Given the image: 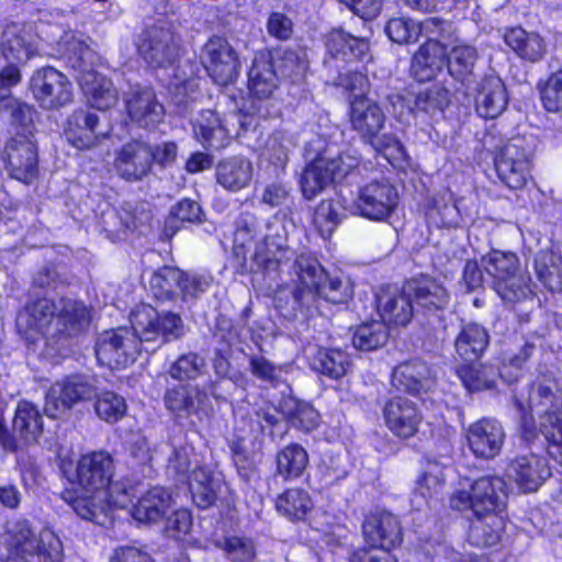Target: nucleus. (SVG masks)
Returning a JSON list of instances; mask_svg holds the SVG:
<instances>
[{
  "mask_svg": "<svg viewBox=\"0 0 562 562\" xmlns=\"http://www.w3.org/2000/svg\"><path fill=\"white\" fill-rule=\"evenodd\" d=\"M239 60L234 48L223 38H213V82L228 86L239 76Z\"/></svg>",
  "mask_w": 562,
  "mask_h": 562,
  "instance_id": "nucleus-33",
  "label": "nucleus"
},
{
  "mask_svg": "<svg viewBox=\"0 0 562 562\" xmlns=\"http://www.w3.org/2000/svg\"><path fill=\"white\" fill-rule=\"evenodd\" d=\"M293 257L281 237H268L255 255L256 263L268 274L279 272Z\"/></svg>",
  "mask_w": 562,
  "mask_h": 562,
  "instance_id": "nucleus-40",
  "label": "nucleus"
},
{
  "mask_svg": "<svg viewBox=\"0 0 562 562\" xmlns=\"http://www.w3.org/2000/svg\"><path fill=\"white\" fill-rule=\"evenodd\" d=\"M188 488L199 508L211 507V471L204 468L194 469L188 476Z\"/></svg>",
  "mask_w": 562,
  "mask_h": 562,
  "instance_id": "nucleus-58",
  "label": "nucleus"
},
{
  "mask_svg": "<svg viewBox=\"0 0 562 562\" xmlns=\"http://www.w3.org/2000/svg\"><path fill=\"white\" fill-rule=\"evenodd\" d=\"M91 323V310L85 302L38 293L27 294L15 315L16 334L26 348L52 360L66 358Z\"/></svg>",
  "mask_w": 562,
  "mask_h": 562,
  "instance_id": "nucleus-1",
  "label": "nucleus"
},
{
  "mask_svg": "<svg viewBox=\"0 0 562 562\" xmlns=\"http://www.w3.org/2000/svg\"><path fill=\"white\" fill-rule=\"evenodd\" d=\"M217 547L232 562H251L256 557V544L249 537L229 536L218 542Z\"/></svg>",
  "mask_w": 562,
  "mask_h": 562,
  "instance_id": "nucleus-57",
  "label": "nucleus"
},
{
  "mask_svg": "<svg viewBox=\"0 0 562 562\" xmlns=\"http://www.w3.org/2000/svg\"><path fill=\"white\" fill-rule=\"evenodd\" d=\"M376 308L384 325H406L413 317V302L406 288L398 291L395 288H382L376 294Z\"/></svg>",
  "mask_w": 562,
  "mask_h": 562,
  "instance_id": "nucleus-28",
  "label": "nucleus"
},
{
  "mask_svg": "<svg viewBox=\"0 0 562 562\" xmlns=\"http://www.w3.org/2000/svg\"><path fill=\"white\" fill-rule=\"evenodd\" d=\"M429 370L424 362L411 361L396 367L392 383L397 390L418 394L430 386Z\"/></svg>",
  "mask_w": 562,
  "mask_h": 562,
  "instance_id": "nucleus-38",
  "label": "nucleus"
},
{
  "mask_svg": "<svg viewBox=\"0 0 562 562\" xmlns=\"http://www.w3.org/2000/svg\"><path fill=\"white\" fill-rule=\"evenodd\" d=\"M203 215L200 204L191 199L179 200L165 220L164 233L173 236L184 223H199Z\"/></svg>",
  "mask_w": 562,
  "mask_h": 562,
  "instance_id": "nucleus-48",
  "label": "nucleus"
},
{
  "mask_svg": "<svg viewBox=\"0 0 562 562\" xmlns=\"http://www.w3.org/2000/svg\"><path fill=\"white\" fill-rule=\"evenodd\" d=\"M407 294L412 302L427 311H437L446 307L449 301V294L446 288L437 280L423 277L408 282L406 285Z\"/></svg>",
  "mask_w": 562,
  "mask_h": 562,
  "instance_id": "nucleus-32",
  "label": "nucleus"
},
{
  "mask_svg": "<svg viewBox=\"0 0 562 562\" xmlns=\"http://www.w3.org/2000/svg\"><path fill=\"white\" fill-rule=\"evenodd\" d=\"M508 94L502 79L496 76L483 78L476 89L475 108L485 119H495L506 109Z\"/></svg>",
  "mask_w": 562,
  "mask_h": 562,
  "instance_id": "nucleus-29",
  "label": "nucleus"
},
{
  "mask_svg": "<svg viewBox=\"0 0 562 562\" xmlns=\"http://www.w3.org/2000/svg\"><path fill=\"white\" fill-rule=\"evenodd\" d=\"M149 286L157 300H172L177 295L183 299L195 297L205 292L206 281L200 277L189 276L179 268L164 266L156 270L149 279Z\"/></svg>",
  "mask_w": 562,
  "mask_h": 562,
  "instance_id": "nucleus-15",
  "label": "nucleus"
},
{
  "mask_svg": "<svg viewBox=\"0 0 562 562\" xmlns=\"http://www.w3.org/2000/svg\"><path fill=\"white\" fill-rule=\"evenodd\" d=\"M389 338L384 323L372 322L360 325L352 336V344L356 349L362 351L374 350L382 347Z\"/></svg>",
  "mask_w": 562,
  "mask_h": 562,
  "instance_id": "nucleus-52",
  "label": "nucleus"
},
{
  "mask_svg": "<svg viewBox=\"0 0 562 562\" xmlns=\"http://www.w3.org/2000/svg\"><path fill=\"white\" fill-rule=\"evenodd\" d=\"M127 116L143 128H156L165 116V106L151 87H137L125 99Z\"/></svg>",
  "mask_w": 562,
  "mask_h": 562,
  "instance_id": "nucleus-21",
  "label": "nucleus"
},
{
  "mask_svg": "<svg viewBox=\"0 0 562 562\" xmlns=\"http://www.w3.org/2000/svg\"><path fill=\"white\" fill-rule=\"evenodd\" d=\"M305 352L313 370L333 379L345 375L351 364L349 356L340 349L319 348L314 352V348L308 347Z\"/></svg>",
  "mask_w": 562,
  "mask_h": 562,
  "instance_id": "nucleus-35",
  "label": "nucleus"
},
{
  "mask_svg": "<svg viewBox=\"0 0 562 562\" xmlns=\"http://www.w3.org/2000/svg\"><path fill=\"white\" fill-rule=\"evenodd\" d=\"M467 440L475 457L486 460L493 459L502 450L505 431L498 420L485 417L469 426Z\"/></svg>",
  "mask_w": 562,
  "mask_h": 562,
  "instance_id": "nucleus-22",
  "label": "nucleus"
},
{
  "mask_svg": "<svg viewBox=\"0 0 562 562\" xmlns=\"http://www.w3.org/2000/svg\"><path fill=\"white\" fill-rule=\"evenodd\" d=\"M9 554L24 562H61L60 539L50 530L36 535L26 521H19L10 533Z\"/></svg>",
  "mask_w": 562,
  "mask_h": 562,
  "instance_id": "nucleus-7",
  "label": "nucleus"
},
{
  "mask_svg": "<svg viewBox=\"0 0 562 562\" xmlns=\"http://www.w3.org/2000/svg\"><path fill=\"white\" fill-rule=\"evenodd\" d=\"M11 427L20 447L38 445L44 434L43 413L35 403L22 398L16 403Z\"/></svg>",
  "mask_w": 562,
  "mask_h": 562,
  "instance_id": "nucleus-26",
  "label": "nucleus"
},
{
  "mask_svg": "<svg viewBox=\"0 0 562 562\" xmlns=\"http://www.w3.org/2000/svg\"><path fill=\"white\" fill-rule=\"evenodd\" d=\"M0 111L10 114V123L16 130V136L30 137L33 135L37 116V111L33 105L11 94H5L0 102Z\"/></svg>",
  "mask_w": 562,
  "mask_h": 562,
  "instance_id": "nucleus-39",
  "label": "nucleus"
},
{
  "mask_svg": "<svg viewBox=\"0 0 562 562\" xmlns=\"http://www.w3.org/2000/svg\"><path fill=\"white\" fill-rule=\"evenodd\" d=\"M131 515L139 522H157L165 515L171 499L170 494L162 487L154 486L142 494L133 503L134 488L131 492ZM130 503L127 504V506Z\"/></svg>",
  "mask_w": 562,
  "mask_h": 562,
  "instance_id": "nucleus-31",
  "label": "nucleus"
},
{
  "mask_svg": "<svg viewBox=\"0 0 562 562\" xmlns=\"http://www.w3.org/2000/svg\"><path fill=\"white\" fill-rule=\"evenodd\" d=\"M450 103V92L445 87L434 85L416 95L415 112L417 116L439 119Z\"/></svg>",
  "mask_w": 562,
  "mask_h": 562,
  "instance_id": "nucleus-45",
  "label": "nucleus"
},
{
  "mask_svg": "<svg viewBox=\"0 0 562 562\" xmlns=\"http://www.w3.org/2000/svg\"><path fill=\"white\" fill-rule=\"evenodd\" d=\"M295 284L294 299L310 312L319 308V301L344 304L352 295L351 286L338 277H330L316 258L302 254L291 266Z\"/></svg>",
  "mask_w": 562,
  "mask_h": 562,
  "instance_id": "nucleus-4",
  "label": "nucleus"
},
{
  "mask_svg": "<svg viewBox=\"0 0 562 562\" xmlns=\"http://www.w3.org/2000/svg\"><path fill=\"white\" fill-rule=\"evenodd\" d=\"M382 415L386 428L400 439L414 437L423 420L416 402L407 396H393L383 406Z\"/></svg>",
  "mask_w": 562,
  "mask_h": 562,
  "instance_id": "nucleus-18",
  "label": "nucleus"
},
{
  "mask_svg": "<svg viewBox=\"0 0 562 562\" xmlns=\"http://www.w3.org/2000/svg\"><path fill=\"white\" fill-rule=\"evenodd\" d=\"M400 201L396 188L386 180H374L362 186L350 212L371 221H386L397 209Z\"/></svg>",
  "mask_w": 562,
  "mask_h": 562,
  "instance_id": "nucleus-13",
  "label": "nucleus"
},
{
  "mask_svg": "<svg viewBox=\"0 0 562 562\" xmlns=\"http://www.w3.org/2000/svg\"><path fill=\"white\" fill-rule=\"evenodd\" d=\"M492 286L503 301L517 303L533 296L535 291L529 274L520 267L514 252L493 250L482 258Z\"/></svg>",
  "mask_w": 562,
  "mask_h": 562,
  "instance_id": "nucleus-6",
  "label": "nucleus"
},
{
  "mask_svg": "<svg viewBox=\"0 0 562 562\" xmlns=\"http://www.w3.org/2000/svg\"><path fill=\"white\" fill-rule=\"evenodd\" d=\"M166 409L175 419H187L192 415L200 418L201 413H206L210 395L205 385L177 384L168 387L164 394Z\"/></svg>",
  "mask_w": 562,
  "mask_h": 562,
  "instance_id": "nucleus-19",
  "label": "nucleus"
},
{
  "mask_svg": "<svg viewBox=\"0 0 562 562\" xmlns=\"http://www.w3.org/2000/svg\"><path fill=\"white\" fill-rule=\"evenodd\" d=\"M363 536L373 550L389 552L402 542V527L396 516L387 512L371 513L362 526Z\"/></svg>",
  "mask_w": 562,
  "mask_h": 562,
  "instance_id": "nucleus-23",
  "label": "nucleus"
},
{
  "mask_svg": "<svg viewBox=\"0 0 562 562\" xmlns=\"http://www.w3.org/2000/svg\"><path fill=\"white\" fill-rule=\"evenodd\" d=\"M110 562H155L150 554L134 546H120L113 550Z\"/></svg>",
  "mask_w": 562,
  "mask_h": 562,
  "instance_id": "nucleus-64",
  "label": "nucleus"
},
{
  "mask_svg": "<svg viewBox=\"0 0 562 562\" xmlns=\"http://www.w3.org/2000/svg\"><path fill=\"white\" fill-rule=\"evenodd\" d=\"M131 325L143 341L169 342L181 336L182 319L179 314L159 312L153 305L140 303L131 313Z\"/></svg>",
  "mask_w": 562,
  "mask_h": 562,
  "instance_id": "nucleus-10",
  "label": "nucleus"
},
{
  "mask_svg": "<svg viewBox=\"0 0 562 562\" xmlns=\"http://www.w3.org/2000/svg\"><path fill=\"white\" fill-rule=\"evenodd\" d=\"M390 40L398 44L416 42L420 36L418 22L407 18L391 19L385 25Z\"/></svg>",
  "mask_w": 562,
  "mask_h": 562,
  "instance_id": "nucleus-59",
  "label": "nucleus"
},
{
  "mask_svg": "<svg viewBox=\"0 0 562 562\" xmlns=\"http://www.w3.org/2000/svg\"><path fill=\"white\" fill-rule=\"evenodd\" d=\"M506 474L520 491L529 493L537 491L550 477L551 471L544 457L530 453L512 460Z\"/></svg>",
  "mask_w": 562,
  "mask_h": 562,
  "instance_id": "nucleus-24",
  "label": "nucleus"
},
{
  "mask_svg": "<svg viewBox=\"0 0 562 562\" xmlns=\"http://www.w3.org/2000/svg\"><path fill=\"white\" fill-rule=\"evenodd\" d=\"M2 159L9 175L23 183H31L38 177L37 147L30 137H11L4 146Z\"/></svg>",
  "mask_w": 562,
  "mask_h": 562,
  "instance_id": "nucleus-17",
  "label": "nucleus"
},
{
  "mask_svg": "<svg viewBox=\"0 0 562 562\" xmlns=\"http://www.w3.org/2000/svg\"><path fill=\"white\" fill-rule=\"evenodd\" d=\"M79 85L87 103L93 109L106 111L119 102V91L113 81L95 70L85 71Z\"/></svg>",
  "mask_w": 562,
  "mask_h": 562,
  "instance_id": "nucleus-27",
  "label": "nucleus"
},
{
  "mask_svg": "<svg viewBox=\"0 0 562 562\" xmlns=\"http://www.w3.org/2000/svg\"><path fill=\"white\" fill-rule=\"evenodd\" d=\"M64 135L72 147L85 150L100 145L109 137V132L100 130L98 114L78 108L67 117Z\"/></svg>",
  "mask_w": 562,
  "mask_h": 562,
  "instance_id": "nucleus-20",
  "label": "nucleus"
},
{
  "mask_svg": "<svg viewBox=\"0 0 562 562\" xmlns=\"http://www.w3.org/2000/svg\"><path fill=\"white\" fill-rule=\"evenodd\" d=\"M327 50L334 57L342 59H363L369 53V42L364 37H356L341 29L331 30L325 37Z\"/></svg>",
  "mask_w": 562,
  "mask_h": 562,
  "instance_id": "nucleus-36",
  "label": "nucleus"
},
{
  "mask_svg": "<svg viewBox=\"0 0 562 562\" xmlns=\"http://www.w3.org/2000/svg\"><path fill=\"white\" fill-rule=\"evenodd\" d=\"M506 44L521 58L540 60L546 53V43L537 33H528L521 27L510 29L505 34Z\"/></svg>",
  "mask_w": 562,
  "mask_h": 562,
  "instance_id": "nucleus-41",
  "label": "nucleus"
},
{
  "mask_svg": "<svg viewBox=\"0 0 562 562\" xmlns=\"http://www.w3.org/2000/svg\"><path fill=\"white\" fill-rule=\"evenodd\" d=\"M443 477L441 471L435 467L432 470L425 472L417 481L412 499L413 505L417 509H422L428 505L429 499L438 494Z\"/></svg>",
  "mask_w": 562,
  "mask_h": 562,
  "instance_id": "nucleus-56",
  "label": "nucleus"
},
{
  "mask_svg": "<svg viewBox=\"0 0 562 562\" xmlns=\"http://www.w3.org/2000/svg\"><path fill=\"white\" fill-rule=\"evenodd\" d=\"M446 66V48L437 40H428L414 54L411 64L412 76L420 81H430Z\"/></svg>",
  "mask_w": 562,
  "mask_h": 562,
  "instance_id": "nucleus-30",
  "label": "nucleus"
},
{
  "mask_svg": "<svg viewBox=\"0 0 562 562\" xmlns=\"http://www.w3.org/2000/svg\"><path fill=\"white\" fill-rule=\"evenodd\" d=\"M292 145L291 137L285 133L278 132L268 138L261 156L274 166L283 167L288 161L289 150Z\"/></svg>",
  "mask_w": 562,
  "mask_h": 562,
  "instance_id": "nucleus-60",
  "label": "nucleus"
},
{
  "mask_svg": "<svg viewBox=\"0 0 562 562\" xmlns=\"http://www.w3.org/2000/svg\"><path fill=\"white\" fill-rule=\"evenodd\" d=\"M322 144L323 140L317 138L306 148L308 154H315L301 178L302 192L306 199H313L331 182L344 179L359 164L357 157L348 154L333 158L331 148L328 145L323 147Z\"/></svg>",
  "mask_w": 562,
  "mask_h": 562,
  "instance_id": "nucleus-5",
  "label": "nucleus"
},
{
  "mask_svg": "<svg viewBox=\"0 0 562 562\" xmlns=\"http://www.w3.org/2000/svg\"><path fill=\"white\" fill-rule=\"evenodd\" d=\"M542 106L552 113L562 112V68L537 85Z\"/></svg>",
  "mask_w": 562,
  "mask_h": 562,
  "instance_id": "nucleus-54",
  "label": "nucleus"
},
{
  "mask_svg": "<svg viewBox=\"0 0 562 562\" xmlns=\"http://www.w3.org/2000/svg\"><path fill=\"white\" fill-rule=\"evenodd\" d=\"M535 270L537 277L550 291L562 289L561 258L552 252L541 251L535 258Z\"/></svg>",
  "mask_w": 562,
  "mask_h": 562,
  "instance_id": "nucleus-51",
  "label": "nucleus"
},
{
  "mask_svg": "<svg viewBox=\"0 0 562 562\" xmlns=\"http://www.w3.org/2000/svg\"><path fill=\"white\" fill-rule=\"evenodd\" d=\"M552 383L547 381L535 382L528 397H516V405L520 412L521 434L526 441L537 437L533 414L539 416V430L549 443V454L562 462V408L560 398L553 392Z\"/></svg>",
  "mask_w": 562,
  "mask_h": 562,
  "instance_id": "nucleus-3",
  "label": "nucleus"
},
{
  "mask_svg": "<svg viewBox=\"0 0 562 562\" xmlns=\"http://www.w3.org/2000/svg\"><path fill=\"white\" fill-rule=\"evenodd\" d=\"M349 119L352 128L368 140L380 133L386 117L375 100L355 94L350 101Z\"/></svg>",
  "mask_w": 562,
  "mask_h": 562,
  "instance_id": "nucleus-25",
  "label": "nucleus"
},
{
  "mask_svg": "<svg viewBox=\"0 0 562 562\" xmlns=\"http://www.w3.org/2000/svg\"><path fill=\"white\" fill-rule=\"evenodd\" d=\"M450 504L460 512L471 510L477 518L499 514L506 504L505 482L499 476H482L468 490L453 493Z\"/></svg>",
  "mask_w": 562,
  "mask_h": 562,
  "instance_id": "nucleus-8",
  "label": "nucleus"
},
{
  "mask_svg": "<svg viewBox=\"0 0 562 562\" xmlns=\"http://www.w3.org/2000/svg\"><path fill=\"white\" fill-rule=\"evenodd\" d=\"M278 78L273 70L271 56L266 52L255 54L248 72V88L257 98H268L277 88Z\"/></svg>",
  "mask_w": 562,
  "mask_h": 562,
  "instance_id": "nucleus-34",
  "label": "nucleus"
},
{
  "mask_svg": "<svg viewBox=\"0 0 562 562\" xmlns=\"http://www.w3.org/2000/svg\"><path fill=\"white\" fill-rule=\"evenodd\" d=\"M339 206L331 200L322 201L315 210L314 224L323 237L329 236L339 224Z\"/></svg>",
  "mask_w": 562,
  "mask_h": 562,
  "instance_id": "nucleus-61",
  "label": "nucleus"
},
{
  "mask_svg": "<svg viewBox=\"0 0 562 562\" xmlns=\"http://www.w3.org/2000/svg\"><path fill=\"white\" fill-rule=\"evenodd\" d=\"M458 375L471 392L494 387L497 378L495 370L484 364L463 366L458 370Z\"/></svg>",
  "mask_w": 562,
  "mask_h": 562,
  "instance_id": "nucleus-53",
  "label": "nucleus"
},
{
  "mask_svg": "<svg viewBox=\"0 0 562 562\" xmlns=\"http://www.w3.org/2000/svg\"><path fill=\"white\" fill-rule=\"evenodd\" d=\"M2 56L8 61L25 64L32 56V45L21 32L7 30L1 46Z\"/></svg>",
  "mask_w": 562,
  "mask_h": 562,
  "instance_id": "nucleus-55",
  "label": "nucleus"
},
{
  "mask_svg": "<svg viewBox=\"0 0 562 562\" xmlns=\"http://www.w3.org/2000/svg\"><path fill=\"white\" fill-rule=\"evenodd\" d=\"M276 508L290 520H302L314 508V502L306 490L293 487L277 497Z\"/></svg>",
  "mask_w": 562,
  "mask_h": 562,
  "instance_id": "nucleus-42",
  "label": "nucleus"
},
{
  "mask_svg": "<svg viewBox=\"0 0 562 562\" xmlns=\"http://www.w3.org/2000/svg\"><path fill=\"white\" fill-rule=\"evenodd\" d=\"M488 341V333L483 326L476 323H469L458 334L454 346L462 359L472 361L483 355Z\"/></svg>",
  "mask_w": 562,
  "mask_h": 562,
  "instance_id": "nucleus-37",
  "label": "nucleus"
},
{
  "mask_svg": "<svg viewBox=\"0 0 562 562\" xmlns=\"http://www.w3.org/2000/svg\"><path fill=\"white\" fill-rule=\"evenodd\" d=\"M201 366L198 355H182L171 364L169 374L178 381L193 380L200 374Z\"/></svg>",
  "mask_w": 562,
  "mask_h": 562,
  "instance_id": "nucleus-62",
  "label": "nucleus"
},
{
  "mask_svg": "<svg viewBox=\"0 0 562 562\" xmlns=\"http://www.w3.org/2000/svg\"><path fill=\"white\" fill-rule=\"evenodd\" d=\"M276 463L280 476L294 480L304 473L308 464V453L301 445L291 443L277 453Z\"/></svg>",
  "mask_w": 562,
  "mask_h": 562,
  "instance_id": "nucleus-44",
  "label": "nucleus"
},
{
  "mask_svg": "<svg viewBox=\"0 0 562 562\" xmlns=\"http://www.w3.org/2000/svg\"><path fill=\"white\" fill-rule=\"evenodd\" d=\"M474 522L469 531V540L476 547H492L498 543L504 530V519L498 514L487 515Z\"/></svg>",
  "mask_w": 562,
  "mask_h": 562,
  "instance_id": "nucleus-49",
  "label": "nucleus"
},
{
  "mask_svg": "<svg viewBox=\"0 0 562 562\" xmlns=\"http://www.w3.org/2000/svg\"><path fill=\"white\" fill-rule=\"evenodd\" d=\"M251 175L250 161L237 157L220 162L216 171L217 182L232 191L245 188L250 182Z\"/></svg>",
  "mask_w": 562,
  "mask_h": 562,
  "instance_id": "nucleus-43",
  "label": "nucleus"
},
{
  "mask_svg": "<svg viewBox=\"0 0 562 562\" xmlns=\"http://www.w3.org/2000/svg\"><path fill=\"white\" fill-rule=\"evenodd\" d=\"M114 457L105 449L90 450L79 454L75 470L68 476L71 487L60 493V498L82 519L97 518V499H103L114 508H126L131 503L133 485L126 477L114 480Z\"/></svg>",
  "mask_w": 562,
  "mask_h": 562,
  "instance_id": "nucleus-2",
  "label": "nucleus"
},
{
  "mask_svg": "<svg viewBox=\"0 0 562 562\" xmlns=\"http://www.w3.org/2000/svg\"><path fill=\"white\" fill-rule=\"evenodd\" d=\"M95 387L80 374H69L56 380L47 390L44 414L50 419H60L79 403L92 398Z\"/></svg>",
  "mask_w": 562,
  "mask_h": 562,
  "instance_id": "nucleus-11",
  "label": "nucleus"
},
{
  "mask_svg": "<svg viewBox=\"0 0 562 562\" xmlns=\"http://www.w3.org/2000/svg\"><path fill=\"white\" fill-rule=\"evenodd\" d=\"M140 351V339L133 328L127 327L103 330L94 344L98 362L110 369L127 368L136 361Z\"/></svg>",
  "mask_w": 562,
  "mask_h": 562,
  "instance_id": "nucleus-9",
  "label": "nucleus"
},
{
  "mask_svg": "<svg viewBox=\"0 0 562 562\" xmlns=\"http://www.w3.org/2000/svg\"><path fill=\"white\" fill-rule=\"evenodd\" d=\"M94 412L95 415L108 424H115L121 420L127 413V404L125 398L111 390H102L94 392Z\"/></svg>",
  "mask_w": 562,
  "mask_h": 562,
  "instance_id": "nucleus-47",
  "label": "nucleus"
},
{
  "mask_svg": "<svg viewBox=\"0 0 562 562\" xmlns=\"http://www.w3.org/2000/svg\"><path fill=\"white\" fill-rule=\"evenodd\" d=\"M192 527V515L189 509L179 508L173 510L167 518L166 530L171 532L173 538L187 535Z\"/></svg>",
  "mask_w": 562,
  "mask_h": 562,
  "instance_id": "nucleus-63",
  "label": "nucleus"
},
{
  "mask_svg": "<svg viewBox=\"0 0 562 562\" xmlns=\"http://www.w3.org/2000/svg\"><path fill=\"white\" fill-rule=\"evenodd\" d=\"M29 90L44 110H59L74 100L72 83L61 71L44 66L33 71Z\"/></svg>",
  "mask_w": 562,
  "mask_h": 562,
  "instance_id": "nucleus-12",
  "label": "nucleus"
},
{
  "mask_svg": "<svg viewBox=\"0 0 562 562\" xmlns=\"http://www.w3.org/2000/svg\"><path fill=\"white\" fill-rule=\"evenodd\" d=\"M280 409L294 427L311 431L318 426L319 415L307 403L289 397L280 403Z\"/></svg>",
  "mask_w": 562,
  "mask_h": 562,
  "instance_id": "nucleus-50",
  "label": "nucleus"
},
{
  "mask_svg": "<svg viewBox=\"0 0 562 562\" xmlns=\"http://www.w3.org/2000/svg\"><path fill=\"white\" fill-rule=\"evenodd\" d=\"M476 60V48L465 43L456 44L448 55L446 54L448 71L459 81H464L472 74Z\"/></svg>",
  "mask_w": 562,
  "mask_h": 562,
  "instance_id": "nucleus-46",
  "label": "nucleus"
},
{
  "mask_svg": "<svg viewBox=\"0 0 562 562\" xmlns=\"http://www.w3.org/2000/svg\"><path fill=\"white\" fill-rule=\"evenodd\" d=\"M116 175L127 182L143 181L153 172V155L150 144L139 138L124 143L113 159Z\"/></svg>",
  "mask_w": 562,
  "mask_h": 562,
  "instance_id": "nucleus-16",
  "label": "nucleus"
},
{
  "mask_svg": "<svg viewBox=\"0 0 562 562\" xmlns=\"http://www.w3.org/2000/svg\"><path fill=\"white\" fill-rule=\"evenodd\" d=\"M495 170L499 180L509 189H521L531 170V148L521 137L506 143L495 157Z\"/></svg>",
  "mask_w": 562,
  "mask_h": 562,
  "instance_id": "nucleus-14",
  "label": "nucleus"
}]
</instances>
